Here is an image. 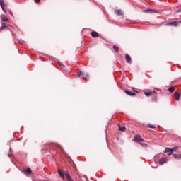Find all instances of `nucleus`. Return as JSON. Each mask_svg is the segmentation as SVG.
<instances>
[{
  "instance_id": "393cba45",
  "label": "nucleus",
  "mask_w": 181,
  "mask_h": 181,
  "mask_svg": "<svg viewBox=\"0 0 181 181\" xmlns=\"http://www.w3.org/2000/svg\"><path fill=\"white\" fill-rule=\"evenodd\" d=\"M135 95H136L135 93L130 92V97H134Z\"/></svg>"
},
{
  "instance_id": "9d476101",
  "label": "nucleus",
  "mask_w": 181,
  "mask_h": 181,
  "mask_svg": "<svg viewBox=\"0 0 181 181\" xmlns=\"http://www.w3.org/2000/svg\"><path fill=\"white\" fill-rule=\"evenodd\" d=\"M166 162H168V158H161L159 160L160 165H163L164 163H166Z\"/></svg>"
},
{
  "instance_id": "f03ea898",
  "label": "nucleus",
  "mask_w": 181,
  "mask_h": 181,
  "mask_svg": "<svg viewBox=\"0 0 181 181\" xmlns=\"http://www.w3.org/2000/svg\"><path fill=\"white\" fill-rule=\"evenodd\" d=\"M0 19L1 21V23L7 22L9 23V19H8V17L5 14H1L0 16Z\"/></svg>"
},
{
  "instance_id": "b1692460",
  "label": "nucleus",
  "mask_w": 181,
  "mask_h": 181,
  "mask_svg": "<svg viewBox=\"0 0 181 181\" xmlns=\"http://www.w3.org/2000/svg\"><path fill=\"white\" fill-rule=\"evenodd\" d=\"M124 93H126V94H127V95H131V92L128 90H125Z\"/></svg>"
},
{
  "instance_id": "423d86ee",
  "label": "nucleus",
  "mask_w": 181,
  "mask_h": 181,
  "mask_svg": "<svg viewBox=\"0 0 181 181\" xmlns=\"http://www.w3.org/2000/svg\"><path fill=\"white\" fill-rule=\"evenodd\" d=\"M125 59L126 61L127 62V63H129V64H131L132 62V59H131V56H129L128 54H125Z\"/></svg>"
},
{
  "instance_id": "cd10ccee",
  "label": "nucleus",
  "mask_w": 181,
  "mask_h": 181,
  "mask_svg": "<svg viewBox=\"0 0 181 181\" xmlns=\"http://www.w3.org/2000/svg\"><path fill=\"white\" fill-rule=\"evenodd\" d=\"M35 2L37 3L40 2V0H35Z\"/></svg>"
},
{
  "instance_id": "aec40b11",
  "label": "nucleus",
  "mask_w": 181,
  "mask_h": 181,
  "mask_svg": "<svg viewBox=\"0 0 181 181\" xmlns=\"http://www.w3.org/2000/svg\"><path fill=\"white\" fill-rule=\"evenodd\" d=\"M113 49H114L115 52H119V49L118 48V47L117 45H114Z\"/></svg>"
},
{
  "instance_id": "1a4fd4ad",
  "label": "nucleus",
  "mask_w": 181,
  "mask_h": 181,
  "mask_svg": "<svg viewBox=\"0 0 181 181\" xmlns=\"http://www.w3.org/2000/svg\"><path fill=\"white\" fill-rule=\"evenodd\" d=\"M4 29H8V25H6V23H1L0 30H4Z\"/></svg>"
},
{
  "instance_id": "dca6fc26",
  "label": "nucleus",
  "mask_w": 181,
  "mask_h": 181,
  "mask_svg": "<svg viewBox=\"0 0 181 181\" xmlns=\"http://www.w3.org/2000/svg\"><path fill=\"white\" fill-rule=\"evenodd\" d=\"M173 158H175V159H181V154H173Z\"/></svg>"
},
{
  "instance_id": "7ed1b4c3",
  "label": "nucleus",
  "mask_w": 181,
  "mask_h": 181,
  "mask_svg": "<svg viewBox=\"0 0 181 181\" xmlns=\"http://www.w3.org/2000/svg\"><path fill=\"white\" fill-rule=\"evenodd\" d=\"M134 142H142L144 141V139L139 135H136L134 138Z\"/></svg>"
},
{
  "instance_id": "f257e3e1",
  "label": "nucleus",
  "mask_w": 181,
  "mask_h": 181,
  "mask_svg": "<svg viewBox=\"0 0 181 181\" xmlns=\"http://www.w3.org/2000/svg\"><path fill=\"white\" fill-rule=\"evenodd\" d=\"M174 151L175 150L173 148H170L169 147H167L164 150V153H168V155L170 156V155H172V153H173Z\"/></svg>"
},
{
  "instance_id": "bb28decb",
  "label": "nucleus",
  "mask_w": 181,
  "mask_h": 181,
  "mask_svg": "<svg viewBox=\"0 0 181 181\" xmlns=\"http://www.w3.org/2000/svg\"><path fill=\"white\" fill-rule=\"evenodd\" d=\"M179 12H181V8L179 9V10H177V11H176V13H179Z\"/></svg>"
},
{
  "instance_id": "ddd939ff",
  "label": "nucleus",
  "mask_w": 181,
  "mask_h": 181,
  "mask_svg": "<svg viewBox=\"0 0 181 181\" xmlns=\"http://www.w3.org/2000/svg\"><path fill=\"white\" fill-rule=\"evenodd\" d=\"M23 172L24 173H27V175H30L32 173V170H30V168H27L25 170H23Z\"/></svg>"
},
{
  "instance_id": "a211bd4d",
  "label": "nucleus",
  "mask_w": 181,
  "mask_h": 181,
  "mask_svg": "<svg viewBox=\"0 0 181 181\" xmlns=\"http://www.w3.org/2000/svg\"><path fill=\"white\" fill-rule=\"evenodd\" d=\"M168 91L169 93H173V91H175V86H171L168 88Z\"/></svg>"
},
{
  "instance_id": "9b49d317",
  "label": "nucleus",
  "mask_w": 181,
  "mask_h": 181,
  "mask_svg": "<svg viewBox=\"0 0 181 181\" xmlns=\"http://www.w3.org/2000/svg\"><path fill=\"white\" fill-rule=\"evenodd\" d=\"M65 177L67 179L68 181H74L73 178H71V176L67 173H65Z\"/></svg>"
},
{
  "instance_id": "f8f14e48",
  "label": "nucleus",
  "mask_w": 181,
  "mask_h": 181,
  "mask_svg": "<svg viewBox=\"0 0 181 181\" xmlns=\"http://www.w3.org/2000/svg\"><path fill=\"white\" fill-rule=\"evenodd\" d=\"M175 98L176 101H179L180 100V93H179L178 92H176L175 93Z\"/></svg>"
},
{
  "instance_id": "c756f323",
  "label": "nucleus",
  "mask_w": 181,
  "mask_h": 181,
  "mask_svg": "<svg viewBox=\"0 0 181 181\" xmlns=\"http://www.w3.org/2000/svg\"><path fill=\"white\" fill-rule=\"evenodd\" d=\"M179 23H181V21H178V24H179Z\"/></svg>"
},
{
  "instance_id": "5701e85b",
  "label": "nucleus",
  "mask_w": 181,
  "mask_h": 181,
  "mask_svg": "<svg viewBox=\"0 0 181 181\" xmlns=\"http://www.w3.org/2000/svg\"><path fill=\"white\" fill-rule=\"evenodd\" d=\"M89 77H90V75H88V74H87L83 77V78H84V80H88Z\"/></svg>"
},
{
  "instance_id": "4468645a",
  "label": "nucleus",
  "mask_w": 181,
  "mask_h": 181,
  "mask_svg": "<svg viewBox=\"0 0 181 181\" xmlns=\"http://www.w3.org/2000/svg\"><path fill=\"white\" fill-rule=\"evenodd\" d=\"M58 174L62 177V179L64 180V174L63 173V171L58 170Z\"/></svg>"
},
{
  "instance_id": "20e7f679",
  "label": "nucleus",
  "mask_w": 181,
  "mask_h": 181,
  "mask_svg": "<svg viewBox=\"0 0 181 181\" xmlns=\"http://www.w3.org/2000/svg\"><path fill=\"white\" fill-rule=\"evenodd\" d=\"M0 6L1 7V9L4 11V12H6V10L5 9L6 4L5 2H4V0H0Z\"/></svg>"
},
{
  "instance_id": "0eeeda50",
  "label": "nucleus",
  "mask_w": 181,
  "mask_h": 181,
  "mask_svg": "<svg viewBox=\"0 0 181 181\" xmlns=\"http://www.w3.org/2000/svg\"><path fill=\"white\" fill-rule=\"evenodd\" d=\"M145 13H156V11L153 10V9H146V10H144V11Z\"/></svg>"
},
{
  "instance_id": "39448f33",
  "label": "nucleus",
  "mask_w": 181,
  "mask_h": 181,
  "mask_svg": "<svg viewBox=\"0 0 181 181\" xmlns=\"http://www.w3.org/2000/svg\"><path fill=\"white\" fill-rule=\"evenodd\" d=\"M179 22L177 21H173L167 23V26H178Z\"/></svg>"
},
{
  "instance_id": "2eb2a0df",
  "label": "nucleus",
  "mask_w": 181,
  "mask_h": 181,
  "mask_svg": "<svg viewBox=\"0 0 181 181\" xmlns=\"http://www.w3.org/2000/svg\"><path fill=\"white\" fill-rule=\"evenodd\" d=\"M119 131H122V132H124L126 129L125 126H121V124H119Z\"/></svg>"
},
{
  "instance_id": "f3484780",
  "label": "nucleus",
  "mask_w": 181,
  "mask_h": 181,
  "mask_svg": "<svg viewBox=\"0 0 181 181\" xmlns=\"http://www.w3.org/2000/svg\"><path fill=\"white\" fill-rule=\"evenodd\" d=\"M115 12L116 15H119V16L122 15V11H121V10H115Z\"/></svg>"
},
{
  "instance_id": "6ab92c4d",
  "label": "nucleus",
  "mask_w": 181,
  "mask_h": 181,
  "mask_svg": "<svg viewBox=\"0 0 181 181\" xmlns=\"http://www.w3.org/2000/svg\"><path fill=\"white\" fill-rule=\"evenodd\" d=\"M144 94L146 97H151V95H152V92H145Z\"/></svg>"
},
{
  "instance_id": "6e6552de",
  "label": "nucleus",
  "mask_w": 181,
  "mask_h": 181,
  "mask_svg": "<svg viewBox=\"0 0 181 181\" xmlns=\"http://www.w3.org/2000/svg\"><path fill=\"white\" fill-rule=\"evenodd\" d=\"M90 36H92V37H98V36H100V34H98V33L95 31H93L90 33Z\"/></svg>"
},
{
  "instance_id": "c85d7f7f",
  "label": "nucleus",
  "mask_w": 181,
  "mask_h": 181,
  "mask_svg": "<svg viewBox=\"0 0 181 181\" xmlns=\"http://www.w3.org/2000/svg\"><path fill=\"white\" fill-rule=\"evenodd\" d=\"M153 93L154 94H156V91H155V90H153Z\"/></svg>"
},
{
  "instance_id": "4be33fe9",
  "label": "nucleus",
  "mask_w": 181,
  "mask_h": 181,
  "mask_svg": "<svg viewBox=\"0 0 181 181\" xmlns=\"http://www.w3.org/2000/svg\"><path fill=\"white\" fill-rule=\"evenodd\" d=\"M148 128H151L152 129H153L156 128L155 125H152V124H148Z\"/></svg>"
},
{
  "instance_id": "412c9836",
  "label": "nucleus",
  "mask_w": 181,
  "mask_h": 181,
  "mask_svg": "<svg viewBox=\"0 0 181 181\" xmlns=\"http://www.w3.org/2000/svg\"><path fill=\"white\" fill-rule=\"evenodd\" d=\"M84 75V72L83 71H80L78 73L77 76L78 77H81V76Z\"/></svg>"
},
{
  "instance_id": "a878e982",
  "label": "nucleus",
  "mask_w": 181,
  "mask_h": 181,
  "mask_svg": "<svg viewBox=\"0 0 181 181\" xmlns=\"http://www.w3.org/2000/svg\"><path fill=\"white\" fill-rule=\"evenodd\" d=\"M58 64H59V66H62L63 67H64V65L62 62H58Z\"/></svg>"
}]
</instances>
